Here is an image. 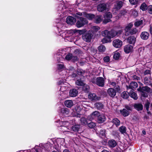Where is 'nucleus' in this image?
Here are the masks:
<instances>
[{
	"label": "nucleus",
	"instance_id": "aec40b11",
	"mask_svg": "<svg viewBox=\"0 0 152 152\" xmlns=\"http://www.w3.org/2000/svg\"><path fill=\"white\" fill-rule=\"evenodd\" d=\"M69 93L71 96L75 97L77 95L78 91L75 89H72L70 91Z\"/></svg>",
	"mask_w": 152,
	"mask_h": 152
},
{
	"label": "nucleus",
	"instance_id": "9b49d317",
	"mask_svg": "<svg viewBox=\"0 0 152 152\" xmlns=\"http://www.w3.org/2000/svg\"><path fill=\"white\" fill-rule=\"evenodd\" d=\"M76 21L75 18L71 16L68 17L66 19V23L70 25H72Z\"/></svg>",
	"mask_w": 152,
	"mask_h": 152
},
{
	"label": "nucleus",
	"instance_id": "72a5a7b5",
	"mask_svg": "<svg viewBox=\"0 0 152 152\" xmlns=\"http://www.w3.org/2000/svg\"><path fill=\"white\" fill-rule=\"evenodd\" d=\"M109 33L110 32L107 30H105L102 32V34L103 36L110 39L109 36Z\"/></svg>",
	"mask_w": 152,
	"mask_h": 152
},
{
	"label": "nucleus",
	"instance_id": "dca6fc26",
	"mask_svg": "<svg viewBox=\"0 0 152 152\" xmlns=\"http://www.w3.org/2000/svg\"><path fill=\"white\" fill-rule=\"evenodd\" d=\"M97 119L99 123H102L105 121L106 117L104 115L100 114Z\"/></svg>",
	"mask_w": 152,
	"mask_h": 152
},
{
	"label": "nucleus",
	"instance_id": "c9c22d12",
	"mask_svg": "<svg viewBox=\"0 0 152 152\" xmlns=\"http://www.w3.org/2000/svg\"><path fill=\"white\" fill-rule=\"evenodd\" d=\"M106 49L105 47L103 45H101L98 47V49L99 51L102 53L105 51Z\"/></svg>",
	"mask_w": 152,
	"mask_h": 152
},
{
	"label": "nucleus",
	"instance_id": "4c0bfd02",
	"mask_svg": "<svg viewBox=\"0 0 152 152\" xmlns=\"http://www.w3.org/2000/svg\"><path fill=\"white\" fill-rule=\"evenodd\" d=\"M120 131L122 134H124L126 132V127L124 126H122L119 128V129Z\"/></svg>",
	"mask_w": 152,
	"mask_h": 152
},
{
	"label": "nucleus",
	"instance_id": "bf43d9fd",
	"mask_svg": "<svg viewBox=\"0 0 152 152\" xmlns=\"http://www.w3.org/2000/svg\"><path fill=\"white\" fill-rule=\"evenodd\" d=\"M125 14V12L124 11L121 10L118 15V17H121L122 15H123Z\"/></svg>",
	"mask_w": 152,
	"mask_h": 152
},
{
	"label": "nucleus",
	"instance_id": "5fc2aeb1",
	"mask_svg": "<svg viewBox=\"0 0 152 152\" xmlns=\"http://www.w3.org/2000/svg\"><path fill=\"white\" fill-rule=\"evenodd\" d=\"M71 60L72 61H73V62H75L78 61V58L77 56H73L72 55Z\"/></svg>",
	"mask_w": 152,
	"mask_h": 152
},
{
	"label": "nucleus",
	"instance_id": "49530a36",
	"mask_svg": "<svg viewBox=\"0 0 152 152\" xmlns=\"http://www.w3.org/2000/svg\"><path fill=\"white\" fill-rule=\"evenodd\" d=\"M121 96L123 98L127 99L128 97V96L126 92H124L121 94Z\"/></svg>",
	"mask_w": 152,
	"mask_h": 152
},
{
	"label": "nucleus",
	"instance_id": "a211bd4d",
	"mask_svg": "<svg viewBox=\"0 0 152 152\" xmlns=\"http://www.w3.org/2000/svg\"><path fill=\"white\" fill-rule=\"evenodd\" d=\"M149 36V34L146 31L142 32L140 35L141 38L143 40L147 39Z\"/></svg>",
	"mask_w": 152,
	"mask_h": 152
},
{
	"label": "nucleus",
	"instance_id": "c756f323",
	"mask_svg": "<svg viewBox=\"0 0 152 152\" xmlns=\"http://www.w3.org/2000/svg\"><path fill=\"white\" fill-rule=\"evenodd\" d=\"M116 32V31L114 30H112L110 31L109 36L110 39L117 35V33Z\"/></svg>",
	"mask_w": 152,
	"mask_h": 152
},
{
	"label": "nucleus",
	"instance_id": "a19ab883",
	"mask_svg": "<svg viewBox=\"0 0 152 152\" xmlns=\"http://www.w3.org/2000/svg\"><path fill=\"white\" fill-rule=\"evenodd\" d=\"M61 112L63 114H68L69 113L68 109L66 108H63L61 109Z\"/></svg>",
	"mask_w": 152,
	"mask_h": 152
},
{
	"label": "nucleus",
	"instance_id": "de8ad7c7",
	"mask_svg": "<svg viewBox=\"0 0 152 152\" xmlns=\"http://www.w3.org/2000/svg\"><path fill=\"white\" fill-rule=\"evenodd\" d=\"M76 32H77L79 34H82L86 32V30L85 29H83L81 30H76Z\"/></svg>",
	"mask_w": 152,
	"mask_h": 152
},
{
	"label": "nucleus",
	"instance_id": "09e8293b",
	"mask_svg": "<svg viewBox=\"0 0 152 152\" xmlns=\"http://www.w3.org/2000/svg\"><path fill=\"white\" fill-rule=\"evenodd\" d=\"M150 83V79L147 77H145L144 78V83L146 85H148Z\"/></svg>",
	"mask_w": 152,
	"mask_h": 152
},
{
	"label": "nucleus",
	"instance_id": "473e14b6",
	"mask_svg": "<svg viewBox=\"0 0 152 152\" xmlns=\"http://www.w3.org/2000/svg\"><path fill=\"white\" fill-rule=\"evenodd\" d=\"M100 29V28L97 26H94L91 28V31L92 32H97Z\"/></svg>",
	"mask_w": 152,
	"mask_h": 152
},
{
	"label": "nucleus",
	"instance_id": "f257e3e1",
	"mask_svg": "<svg viewBox=\"0 0 152 152\" xmlns=\"http://www.w3.org/2000/svg\"><path fill=\"white\" fill-rule=\"evenodd\" d=\"M75 16L77 19L76 23V26L77 28L81 27L88 23V21L86 18L78 16L76 15Z\"/></svg>",
	"mask_w": 152,
	"mask_h": 152
},
{
	"label": "nucleus",
	"instance_id": "0eeeda50",
	"mask_svg": "<svg viewBox=\"0 0 152 152\" xmlns=\"http://www.w3.org/2000/svg\"><path fill=\"white\" fill-rule=\"evenodd\" d=\"M91 38V34L89 32L83 34L82 39L86 42H90Z\"/></svg>",
	"mask_w": 152,
	"mask_h": 152
},
{
	"label": "nucleus",
	"instance_id": "680f3d73",
	"mask_svg": "<svg viewBox=\"0 0 152 152\" xmlns=\"http://www.w3.org/2000/svg\"><path fill=\"white\" fill-rule=\"evenodd\" d=\"M125 108L126 109L128 110H131V107L129 106L128 105H126Z\"/></svg>",
	"mask_w": 152,
	"mask_h": 152
},
{
	"label": "nucleus",
	"instance_id": "69168bd1",
	"mask_svg": "<svg viewBox=\"0 0 152 152\" xmlns=\"http://www.w3.org/2000/svg\"><path fill=\"white\" fill-rule=\"evenodd\" d=\"M77 74L75 73H73L72 75L71 76L72 77H75L77 76Z\"/></svg>",
	"mask_w": 152,
	"mask_h": 152
},
{
	"label": "nucleus",
	"instance_id": "39448f33",
	"mask_svg": "<svg viewBox=\"0 0 152 152\" xmlns=\"http://www.w3.org/2000/svg\"><path fill=\"white\" fill-rule=\"evenodd\" d=\"M100 114V113L99 111H95L88 116V118L90 121H91L96 118H97Z\"/></svg>",
	"mask_w": 152,
	"mask_h": 152
},
{
	"label": "nucleus",
	"instance_id": "2f4dec72",
	"mask_svg": "<svg viewBox=\"0 0 152 152\" xmlns=\"http://www.w3.org/2000/svg\"><path fill=\"white\" fill-rule=\"evenodd\" d=\"M113 123L116 126H118L120 125V121L117 118H114L112 121Z\"/></svg>",
	"mask_w": 152,
	"mask_h": 152
},
{
	"label": "nucleus",
	"instance_id": "6ab92c4d",
	"mask_svg": "<svg viewBox=\"0 0 152 152\" xmlns=\"http://www.w3.org/2000/svg\"><path fill=\"white\" fill-rule=\"evenodd\" d=\"M128 94L129 96H130L132 98H133L135 100H137L138 98V97L137 94L134 92L132 90H130V91H128Z\"/></svg>",
	"mask_w": 152,
	"mask_h": 152
},
{
	"label": "nucleus",
	"instance_id": "1a4fd4ad",
	"mask_svg": "<svg viewBox=\"0 0 152 152\" xmlns=\"http://www.w3.org/2000/svg\"><path fill=\"white\" fill-rule=\"evenodd\" d=\"M108 95L112 98H113L116 95V91L112 88H110L107 90Z\"/></svg>",
	"mask_w": 152,
	"mask_h": 152
},
{
	"label": "nucleus",
	"instance_id": "7ed1b4c3",
	"mask_svg": "<svg viewBox=\"0 0 152 152\" xmlns=\"http://www.w3.org/2000/svg\"><path fill=\"white\" fill-rule=\"evenodd\" d=\"M112 17V14L110 12H107L105 13L104 15V19L103 21V23L106 24L111 21L110 18Z\"/></svg>",
	"mask_w": 152,
	"mask_h": 152
},
{
	"label": "nucleus",
	"instance_id": "13d9d810",
	"mask_svg": "<svg viewBox=\"0 0 152 152\" xmlns=\"http://www.w3.org/2000/svg\"><path fill=\"white\" fill-rule=\"evenodd\" d=\"M76 32V30H70L68 31V33L70 35H72L73 34Z\"/></svg>",
	"mask_w": 152,
	"mask_h": 152
},
{
	"label": "nucleus",
	"instance_id": "e433bc0d",
	"mask_svg": "<svg viewBox=\"0 0 152 152\" xmlns=\"http://www.w3.org/2000/svg\"><path fill=\"white\" fill-rule=\"evenodd\" d=\"M140 9L143 11L146 10H147L148 7L147 5L145 3H143L140 6Z\"/></svg>",
	"mask_w": 152,
	"mask_h": 152
},
{
	"label": "nucleus",
	"instance_id": "a18cd8bd",
	"mask_svg": "<svg viewBox=\"0 0 152 152\" xmlns=\"http://www.w3.org/2000/svg\"><path fill=\"white\" fill-rule=\"evenodd\" d=\"M72 54L71 53H68L65 57V59L68 60L69 61L70 60H71L72 57Z\"/></svg>",
	"mask_w": 152,
	"mask_h": 152
},
{
	"label": "nucleus",
	"instance_id": "7c9ffc66",
	"mask_svg": "<svg viewBox=\"0 0 152 152\" xmlns=\"http://www.w3.org/2000/svg\"><path fill=\"white\" fill-rule=\"evenodd\" d=\"M133 24L132 23H130L128 24L126 27L125 31L127 32H129L131 30V29L132 27Z\"/></svg>",
	"mask_w": 152,
	"mask_h": 152
},
{
	"label": "nucleus",
	"instance_id": "9d476101",
	"mask_svg": "<svg viewBox=\"0 0 152 152\" xmlns=\"http://www.w3.org/2000/svg\"><path fill=\"white\" fill-rule=\"evenodd\" d=\"M138 91L144 93V92H149L151 91V89L147 86H145L141 87L140 86L137 89Z\"/></svg>",
	"mask_w": 152,
	"mask_h": 152
},
{
	"label": "nucleus",
	"instance_id": "a878e982",
	"mask_svg": "<svg viewBox=\"0 0 152 152\" xmlns=\"http://www.w3.org/2000/svg\"><path fill=\"white\" fill-rule=\"evenodd\" d=\"M84 16L87 18L89 20H91L94 18L95 15L91 14H87L84 13Z\"/></svg>",
	"mask_w": 152,
	"mask_h": 152
},
{
	"label": "nucleus",
	"instance_id": "423d86ee",
	"mask_svg": "<svg viewBox=\"0 0 152 152\" xmlns=\"http://www.w3.org/2000/svg\"><path fill=\"white\" fill-rule=\"evenodd\" d=\"M123 3L122 1H116L114 5L113 9L115 11H118L122 7Z\"/></svg>",
	"mask_w": 152,
	"mask_h": 152
},
{
	"label": "nucleus",
	"instance_id": "6e6d98bb",
	"mask_svg": "<svg viewBox=\"0 0 152 152\" xmlns=\"http://www.w3.org/2000/svg\"><path fill=\"white\" fill-rule=\"evenodd\" d=\"M103 60L105 62H108L110 61V58L109 56H107L104 58Z\"/></svg>",
	"mask_w": 152,
	"mask_h": 152
},
{
	"label": "nucleus",
	"instance_id": "8fccbe9b",
	"mask_svg": "<svg viewBox=\"0 0 152 152\" xmlns=\"http://www.w3.org/2000/svg\"><path fill=\"white\" fill-rule=\"evenodd\" d=\"M137 31V30L136 28H133L131 29L129 31V33L131 34H136Z\"/></svg>",
	"mask_w": 152,
	"mask_h": 152
},
{
	"label": "nucleus",
	"instance_id": "58836bf2",
	"mask_svg": "<svg viewBox=\"0 0 152 152\" xmlns=\"http://www.w3.org/2000/svg\"><path fill=\"white\" fill-rule=\"evenodd\" d=\"M75 84L76 85L79 86H82L84 85V83L83 81L78 79L75 82Z\"/></svg>",
	"mask_w": 152,
	"mask_h": 152
},
{
	"label": "nucleus",
	"instance_id": "f8f14e48",
	"mask_svg": "<svg viewBox=\"0 0 152 152\" xmlns=\"http://www.w3.org/2000/svg\"><path fill=\"white\" fill-rule=\"evenodd\" d=\"M124 52L126 53L131 52L133 50V46L129 45H125L124 47Z\"/></svg>",
	"mask_w": 152,
	"mask_h": 152
},
{
	"label": "nucleus",
	"instance_id": "4be33fe9",
	"mask_svg": "<svg viewBox=\"0 0 152 152\" xmlns=\"http://www.w3.org/2000/svg\"><path fill=\"white\" fill-rule=\"evenodd\" d=\"M102 18L101 15H97L95 16L94 21L96 23H100L102 20Z\"/></svg>",
	"mask_w": 152,
	"mask_h": 152
},
{
	"label": "nucleus",
	"instance_id": "ddd939ff",
	"mask_svg": "<svg viewBox=\"0 0 152 152\" xmlns=\"http://www.w3.org/2000/svg\"><path fill=\"white\" fill-rule=\"evenodd\" d=\"M88 98L91 100H98L100 99V98L98 97L95 94H90L88 96Z\"/></svg>",
	"mask_w": 152,
	"mask_h": 152
},
{
	"label": "nucleus",
	"instance_id": "20e7f679",
	"mask_svg": "<svg viewBox=\"0 0 152 152\" xmlns=\"http://www.w3.org/2000/svg\"><path fill=\"white\" fill-rule=\"evenodd\" d=\"M107 10V4L105 3H101L99 4L97 6L98 11L102 12Z\"/></svg>",
	"mask_w": 152,
	"mask_h": 152
},
{
	"label": "nucleus",
	"instance_id": "603ef678",
	"mask_svg": "<svg viewBox=\"0 0 152 152\" xmlns=\"http://www.w3.org/2000/svg\"><path fill=\"white\" fill-rule=\"evenodd\" d=\"M147 10L150 14H152V5H150L148 7Z\"/></svg>",
	"mask_w": 152,
	"mask_h": 152
},
{
	"label": "nucleus",
	"instance_id": "3c124183",
	"mask_svg": "<svg viewBox=\"0 0 152 152\" xmlns=\"http://www.w3.org/2000/svg\"><path fill=\"white\" fill-rule=\"evenodd\" d=\"M77 72V74L80 75H83L85 73V71L82 69H78Z\"/></svg>",
	"mask_w": 152,
	"mask_h": 152
},
{
	"label": "nucleus",
	"instance_id": "338daca9",
	"mask_svg": "<svg viewBox=\"0 0 152 152\" xmlns=\"http://www.w3.org/2000/svg\"><path fill=\"white\" fill-rule=\"evenodd\" d=\"M115 88L117 91H118L120 90L119 87L118 86H115Z\"/></svg>",
	"mask_w": 152,
	"mask_h": 152
},
{
	"label": "nucleus",
	"instance_id": "0e129e2a",
	"mask_svg": "<svg viewBox=\"0 0 152 152\" xmlns=\"http://www.w3.org/2000/svg\"><path fill=\"white\" fill-rule=\"evenodd\" d=\"M84 13H85V12H77L76 15H78L79 16H82L83 15L84 16V15L83 14Z\"/></svg>",
	"mask_w": 152,
	"mask_h": 152
},
{
	"label": "nucleus",
	"instance_id": "37998d69",
	"mask_svg": "<svg viewBox=\"0 0 152 152\" xmlns=\"http://www.w3.org/2000/svg\"><path fill=\"white\" fill-rule=\"evenodd\" d=\"M143 21L142 20H141L139 21H138L136 22L134 25L135 26L137 27H138L140 25H142V24Z\"/></svg>",
	"mask_w": 152,
	"mask_h": 152
},
{
	"label": "nucleus",
	"instance_id": "b1692460",
	"mask_svg": "<svg viewBox=\"0 0 152 152\" xmlns=\"http://www.w3.org/2000/svg\"><path fill=\"white\" fill-rule=\"evenodd\" d=\"M65 106L68 107H72L73 105V103L72 100H66L64 102Z\"/></svg>",
	"mask_w": 152,
	"mask_h": 152
},
{
	"label": "nucleus",
	"instance_id": "6e6552de",
	"mask_svg": "<svg viewBox=\"0 0 152 152\" xmlns=\"http://www.w3.org/2000/svg\"><path fill=\"white\" fill-rule=\"evenodd\" d=\"M113 45L116 48H119L122 46V42L119 39H116L113 41Z\"/></svg>",
	"mask_w": 152,
	"mask_h": 152
},
{
	"label": "nucleus",
	"instance_id": "052dcab7",
	"mask_svg": "<svg viewBox=\"0 0 152 152\" xmlns=\"http://www.w3.org/2000/svg\"><path fill=\"white\" fill-rule=\"evenodd\" d=\"M117 33V35L118 36L122 32L123 30L122 29L118 30V31H116Z\"/></svg>",
	"mask_w": 152,
	"mask_h": 152
},
{
	"label": "nucleus",
	"instance_id": "cd10ccee",
	"mask_svg": "<svg viewBox=\"0 0 152 152\" xmlns=\"http://www.w3.org/2000/svg\"><path fill=\"white\" fill-rule=\"evenodd\" d=\"M80 126L79 125H74L72 127V130L75 132H77L79 131Z\"/></svg>",
	"mask_w": 152,
	"mask_h": 152
},
{
	"label": "nucleus",
	"instance_id": "4468645a",
	"mask_svg": "<svg viewBox=\"0 0 152 152\" xmlns=\"http://www.w3.org/2000/svg\"><path fill=\"white\" fill-rule=\"evenodd\" d=\"M138 85L137 83L135 82H132L129 87L127 86V90L128 91L130 89H133V88H136L138 87Z\"/></svg>",
	"mask_w": 152,
	"mask_h": 152
},
{
	"label": "nucleus",
	"instance_id": "e2e57ef3",
	"mask_svg": "<svg viewBox=\"0 0 152 152\" xmlns=\"http://www.w3.org/2000/svg\"><path fill=\"white\" fill-rule=\"evenodd\" d=\"M150 71L149 70H145L144 73V74L145 75H146L148 74H150Z\"/></svg>",
	"mask_w": 152,
	"mask_h": 152
},
{
	"label": "nucleus",
	"instance_id": "ea45409f",
	"mask_svg": "<svg viewBox=\"0 0 152 152\" xmlns=\"http://www.w3.org/2000/svg\"><path fill=\"white\" fill-rule=\"evenodd\" d=\"M120 56V53L118 52H116L114 54L113 58L115 60H118L119 59Z\"/></svg>",
	"mask_w": 152,
	"mask_h": 152
},
{
	"label": "nucleus",
	"instance_id": "864d4df0",
	"mask_svg": "<svg viewBox=\"0 0 152 152\" xmlns=\"http://www.w3.org/2000/svg\"><path fill=\"white\" fill-rule=\"evenodd\" d=\"M130 3L132 4L135 5L137 3V0H129Z\"/></svg>",
	"mask_w": 152,
	"mask_h": 152
},
{
	"label": "nucleus",
	"instance_id": "c03bdc74",
	"mask_svg": "<svg viewBox=\"0 0 152 152\" xmlns=\"http://www.w3.org/2000/svg\"><path fill=\"white\" fill-rule=\"evenodd\" d=\"M87 125H88V126L89 127L91 128H93L96 126L95 124L92 122H90L88 123Z\"/></svg>",
	"mask_w": 152,
	"mask_h": 152
},
{
	"label": "nucleus",
	"instance_id": "79ce46f5",
	"mask_svg": "<svg viewBox=\"0 0 152 152\" xmlns=\"http://www.w3.org/2000/svg\"><path fill=\"white\" fill-rule=\"evenodd\" d=\"M83 86V90L86 92H88L89 91V87L88 86L84 84Z\"/></svg>",
	"mask_w": 152,
	"mask_h": 152
},
{
	"label": "nucleus",
	"instance_id": "f704fd0d",
	"mask_svg": "<svg viewBox=\"0 0 152 152\" xmlns=\"http://www.w3.org/2000/svg\"><path fill=\"white\" fill-rule=\"evenodd\" d=\"M80 121L82 125H86L88 124V122L86 119L85 118H81L80 119Z\"/></svg>",
	"mask_w": 152,
	"mask_h": 152
},
{
	"label": "nucleus",
	"instance_id": "5701e85b",
	"mask_svg": "<svg viewBox=\"0 0 152 152\" xmlns=\"http://www.w3.org/2000/svg\"><path fill=\"white\" fill-rule=\"evenodd\" d=\"M94 105L96 108L99 110H102L104 107V105L101 102H97Z\"/></svg>",
	"mask_w": 152,
	"mask_h": 152
},
{
	"label": "nucleus",
	"instance_id": "f3484780",
	"mask_svg": "<svg viewBox=\"0 0 152 152\" xmlns=\"http://www.w3.org/2000/svg\"><path fill=\"white\" fill-rule=\"evenodd\" d=\"M133 107L135 109L138 111L142 110L143 108L142 105L140 103L135 104Z\"/></svg>",
	"mask_w": 152,
	"mask_h": 152
},
{
	"label": "nucleus",
	"instance_id": "4d7b16f0",
	"mask_svg": "<svg viewBox=\"0 0 152 152\" xmlns=\"http://www.w3.org/2000/svg\"><path fill=\"white\" fill-rule=\"evenodd\" d=\"M107 39L106 38H105L103 39L102 40V42L103 43H106L108 42L110 39Z\"/></svg>",
	"mask_w": 152,
	"mask_h": 152
},
{
	"label": "nucleus",
	"instance_id": "774afa93",
	"mask_svg": "<svg viewBox=\"0 0 152 152\" xmlns=\"http://www.w3.org/2000/svg\"><path fill=\"white\" fill-rule=\"evenodd\" d=\"M132 14H134V16H137V15L138 13L137 11H134L132 12Z\"/></svg>",
	"mask_w": 152,
	"mask_h": 152
},
{
	"label": "nucleus",
	"instance_id": "f03ea898",
	"mask_svg": "<svg viewBox=\"0 0 152 152\" xmlns=\"http://www.w3.org/2000/svg\"><path fill=\"white\" fill-rule=\"evenodd\" d=\"M90 80L92 83L96 84L99 86L103 87L104 85V80L102 77L96 78V77L93 76Z\"/></svg>",
	"mask_w": 152,
	"mask_h": 152
},
{
	"label": "nucleus",
	"instance_id": "393cba45",
	"mask_svg": "<svg viewBox=\"0 0 152 152\" xmlns=\"http://www.w3.org/2000/svg\"><path fill=\"white\" fill-rule=\"evenodd\" d=\"M128 42L130 44H134L136 41V38L135 37L132 36L129 37L127 39Z\"/></svg>",
	"mask_w": 152,
	"mask_h": 152
},
{
	"label": "nucleus",
	"instance_id": "bb28decb",
	"mask_svg": "<svg viewBox=\"0 0 152 152\" xmlns=\"http://www.w3.org/2000/svg\"><path fill=\"white\" fill-rule=\"evenodd\" d=\"M99 135L100 137L104 138L106 136L105 130L104 129H101L99 132Z\"/></svg>",
	"mask_w": 152,
	"mask_h": 152
},
{
	"label": "nucleus",
	"instance_id": "2eb2a0df",
	"mask_svg": "<svg viewBox=\"0 0 152 152\" xmlns=\"http://www.w3.org/2000/svg\"><path fill=\"white\" fill-rule=\"evenodd\" d=\"M117 144L116 142L113 139L109 140L108 142V146L110 148H113L116 146Z\"/></svg>",
	"mask_w": 152,
	"mask_h": 152
},
{
	"label": "nucleus",
	"instance_id": "412c9836",
	"mask_svg": "<svg viewBox=\"0 0 152 152\" xmlns=\"http://www.w3.org/2000/svg\"><path fill=\"white\" fill-rule=\"evenodd\" d=\"M150 104V102H149L148 100H147L145 103L144 105V107L146 110L148 114L151 115V113L150 112V111H149V110Z\"/></svg>",
	"mask_w": 152,
	"mask_h": 152
},
{
	"label": "nucleus",
	"instance_id": "c85d7f7f",
	"mask_svg": "<svg viewBox=\"0 0 152 152\" xmlns=\"http://www.w3.org/2000/svg\"><path fill=\"white\" fill-rule=\"evenodd\" d=\"M120 112L121 114L124 117L128 116L129 114V113L127 110L124 109L122 110H121Z\"/></svg>",
	"mask_w": 152,
	"mask_h": 152
}]
</instances>
